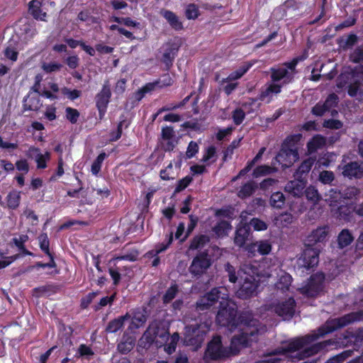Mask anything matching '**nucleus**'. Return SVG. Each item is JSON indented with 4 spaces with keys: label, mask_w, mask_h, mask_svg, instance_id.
Wrapping results in <instances>:
<instances>
[{
    "label": "nucleus",
    "mask_w": 363,
    "mask_h": 363,
    "mask_svg": "<svg viewBox=\"0 0 363 363\" xmlns=\"http://www.w3.org/2000/svg\"><path fill=\"white\" fill-rule=\"evenodd\" d=\"M216 148L213 146L208 147L202 158V160L205 162H213L216 161Z\"/></svg>",
    "instance_id": "nucleus-54"
},
{
    "label": "nucleus",
    "mask_w": 363,
    "mask_h": 363,
    "mask_svg": "<svg viewBox=\"0 0 363 363\" xmlns=\"http://www.w3.org/2000/svg\"><path fill=\"white\" fill-rule=\"evenodd\" d=\"M297 60L285 63L275 68H272V82L267 84L261 92L260 99L267 103L281 92V86L289 83L294 76Z\"/></svg>",
    "instance_id": "nucleus-6"
},
{
    "label": "nucleus",
    "mask_w": 363,
    "mask_h": 363,
    "mask_svg": "<svg viewBox=\"0 0 363 363\" xmlns=\"http://www.w3.org/2000/svg\"><path fill=\"white\" fill-rule=\"evenodd\" d=\"M248 225L252 226L253 229L257 231L265 230L268 227L264 221L257 218L251 219Z\"/></svg>",
    "instance_id": "nucleus-51"
},
{
    "label": "nucleus",
    "mask_w": 363,
    "mask_h": 363,
    "mask_svg": "<svg viewBox=\"0 0 363 363\" xmlns=\"http://www.w3.org/2000/svg\"><path fill=\"white\" fill-rule=\"evenodd\" d=\"M323 126L330 129H340L342 128V123L338 120L329 119L324 121Z\"/></svg>",
    "instance_id": "nucleus-61"
},
{
    "label": "nucleus",
    "mask_w": 363,
    "mask_h": 363,
    "mask_svg": "<svg viewBox=\"0 0 363 363\" xmlns=\"http://www.w3.org/2000/svg\"><path fill=\"white\" fill-rule=\"evenodd\" d=\"M208 242V238L206 235H199L196 237L191 242L189 248L191 250H196L204 245Z\"/></svg>",
    "instance_id": "nucleus-46"
},
{
    "label": "nucleus",
    "mask_w": 363,
    "mask_h": 363,
    "mask_svg": "<svg viewBox=\"0 0 363 363\" xmlns=\"http://www.w3.org/2000/svg\"><path fill=\"white\" fill-rule=\"evenodd\" d=\"M331 212L336 218L350 222L352 220L353 213H355L354 206L353 202L350 203H347L345 205L341 203L339 206L335 208V211Z\"/></svg>",
    "instance_id": "nucleus-19"
},
{
    "label": "nucleus",
    "mask_w": 363,
    "mask_h": 363,
    "mask_svg": "<svg viewBox=\"0 0 363 363\" xmlns=\"http://www.w3.org/2000/svg\"><path fill=\"white\" fill-rule=\"evenodd\" d=\"M278 281L275 284L277 296L285 294L286 291H289L292 281L291 276L281 270H279V272L278 273Z\"/></svg>",
    "instance_id": "nucleus-21"
},
{
    "label": "nucleus",
    "mask_w": 363,
    "mask_h": 363,
    "mask_svg": "<svg viewBox=\"0 0 363 363\" xmlns=\"http://www.w3.org/2000/svg\"><path fill=\"white\" fill-rule=\"evenodd\" d=\"M255 185L253 182H248L243 185L238 192V196L240 198H246L250 196L255 189Z\"/></svg>",
    "instance_id": "nucleus-42"
},
{
    "label": "nucleus",
    "mask_w": 363,
    "mask_h": 363,
    "mask_svg": "<svg viewBox=\"0 0 363 363\" xmlns=\"http://www.w3.org/2000/svg\"><path fill=\"white\" fill-rule=\"evenodd\" d=\"M146 320V316L143 311H135L133 313V317L131 318V321L130 323L128 330H130V333H134L135 330L142 327L145 324Z\"/></svg>",
    "instance_id": "nucleus-26"
},
{
    "label": "nucleus",
    "mask_w": 363,
    "mask_h": 363,
    "mask_svg": "<svg viewBox=\"0 0 363 363\" xmlns=\"http://www.w3.org/2000/svg\"><path fill=\"white\" fill-rule=\"evenodd\" d=\"M219 306L216 321L220 326L227 327L231 331L238 328L240 332L238 335H241L244 325H251V328L256 333L257 339L259 335L266 331L264 325H261L257 320L248 319L245 314L237 318V306L233 301L228 299V295L221 297Z\"/></svg>",
    "instance_id": "nucleus-2"
},
{
    "label": "nucleus",
    "mask_w": 363,
    "mask_h": 363,
    "mask_svg": "<svg viewBox=\"0 0 363 363\" xmlns=\"http://www.w3.org/2000/svg\"><path fill=\"white\" fill-rule=\"evenodd\" d=\"M354 240L352 233L347 229L342 230L337 238L338 245L343 248L350 245Z\"/></svg>",
    "instance_id": "nucleus-33"
},
{
    "label": "nucleus",
    "mask_w": 363,
    "mask_h": 363,
    "mask_svg": "<svg viewBox=\"0 0 363 363\" xmlns=\"http://www.w3.org/2000/svg\"><path fill=\"white\" fill-rule=\"evenodd\" d=\"M319 250L307 246L298 260L299 264L307 269L316 266L319 262Z\"/></svg>",
    "instance_id": "nucleus-14"
},
{
    "label": "nucleus",
    "mask_w": 363,
    "mask_h": 363,
    "mask_svg": "<svg viewBox=\"0 0 363 363\" xmlns=\"http://www.w3.org/2000/svg\"><path fill=\"white\" fill-rule=\"evenodd\" d=\"M225 270L228 274L230 282L235 283L238 281L240 284L236 292L238 297L246 299L257 295L260 279L257 269L255 267L245 264L240 269L236 275L234 267L230 264H227Z\"/></svg>",
    "instance_id": "nucleus-5"
},
{
    "label": "nucleus",
    "mask_w": 363,
    "mask_h": 363,
    "mask_svg": "<svg viewBox=\"0 0 363 363\" xmlns=\"http://www.w3.org/2000/svg\"><path fill=\"white\" fill-rule=\"evenodd\" d=\"M242 331L241 335H235L233 337L229 348L222 345L220 337H214L208 345L206 356L212 359H218L235 354L242 348L250 346L253 342L257 341L256 333L251 328V325L245 324Z\"/></svg>",
    "instance_id": "nucleus-3"
},
{
    "label": "nucleus",
    "mask_w": 363,
    "mask_h": 363,
    "mask_svg": "<svg viewBox=\"0 0 363 363\" xmlns=\"http://www.w3.org/2000/svg\"><path fill=\"white\" fill-rule=\"evenodd\" d=\"M245 250L250 256L254 257L257 252L259 255H268L272 250V244L268 240H259L246 246Z\"/></svg>",
    "instance_id": "nucleus-18"
},
{
    "label": "nucleus",
    "mask_w": 363,
    "mask_h": 363,
    "mask_svg": "<svg viewBox=\"0 0 363 363\" xmlns=\"http://www.w3.org/2000/svg\"><path fill=\"white\" fill-rule=\"evenodd\" d=\"M338 98L335 94L328 96L325 101L323 104L327 111H329L332 107H334L337 104Z\"/></svg>",
    "instance_id": "nucleus-59"
},
{
    "label": "nucleus",
    "mask_w": 363,
    "mask_h": 363,
    "mask_svg": "<svg viewBox=\"0 0 363 363\" xmlns=\"http://www.w3.org/2000/svg\"><path fill=\"white\" fill-rule=\"evenodd\" d=\"M231 228L232 227L228 222L221 221L214 227L213 231L218 236L220 237L226 235L230 232Z\"/></svg>",
    "instance_id": "nucleus-37"
},
{
    "label": "nucleus",
    "mask_w": 363,
    "mask_h": 363,
    "mask_svg": "<svg viewBox=\"0 0 363 363\" xmlns=\"http://www.w3.org/2000/svg\"><path fill=\"white\" fill-rule=\"evenodd\" d=\"M16 32L18 37L23 41H28L36 34V30L26 18H22L16 24Z\"/></svg>",
    "instance_id": "nucleus-13"
},
{
    "label": "nucleus",
    "mask_w": 363,
    "mask_h": 363,
    "mask_svg": "<svg viewBox=\"0 0 363 363\" xmlns=\"http://www.w3.org/2000/svg\"><path fill=\"white\" fill-rule=\"evenodd\" d=\"M315 161V159L313 157H309L305 160L298 167L296 171V176L301 177L303 174L308 173Z\"/></svg>",
    "instance_id": "nucleus-36"
},
{
    "label": "nucleus",
    "mask_w": 363,
    "mask_h": 363,
    "mask_svg": "<svg viewBox=\"0 0 363 363\" xmlns=\"http://www.w3.org/2000/svg\"><path fill=\"white\" fill-rule=\"evenodd\" d=\"M106 155L104 152L99 154L96 159L94 161L91 165V172L93 174L96 175L101 170V164L106 158Z\"/></svg>",
    "instance_id": "nucleus-45"
},
{
    "label": "nucleus",
    "mask_w": 363,
    "mask_h": 363,
    "mask_svg": "<svg viewBox=\"0 0 363 363\" xmlns=\"http://www.w3.org/2000/svg\"><path fill=\"white\" fill-rule=\"evenodd\" d=\"M325 144V140L323 137L317 135L314 136L307 144L308 153L312 154L318 149L323 147Z\"/></svg>",
    "instance_id": "nucleus-31"
},
{
    "label": "nucleus",
    "mask_w": 363,
    "mask_h": 363,
    "mask_svg": "<svg viewBox=\"0 0 363 363\" xmlns=\"http://www.w3.org/2000/svg\"><path fill=\"white\" fill-rule=\"evenodd\" d=\"M306 182L303 179L290 181L285 186V191L294 196L299 197L303 194Z\"/></svg>",
    "instance_id": "nucleus-24"
},
{
    "label": "nucleus",
    "mask_w": 363,
    "mask_h": 363,
    "mask_svg": "<svg viewBox=\"0 0 363 363\" xmlns=\"http://www.w3.org/2000/svg\"><path fill=\"white\" fill-rule=\"evenodd\" d=\"M265 307L267 311L275 313L284 320H288L291 318L295 313L296 303L291 296L285 300L273 302Z\"/></svg>",
    "instance_id": "nucleus-9"
},
{
    "label": "nucleus",
    "mask_w": 363,
    "mask_h": 363,
    "mask_svg": "<svg viewBox=\"0 0 363 363\" xmlns=\"http://www.w3.org/2000/svg\"><path fill=\"white\" fill-rule=\"evenodd\" d=\"M227 290L224 288H215L211 292L201 297L197 302V308L203 311L213 306L217 301L220 303L222 296H227Z\"/></svg>",
    "instance_id": "nucleus-10"
},
{
    "label": "nucleus",
    "mask_w": 363,
    "mask_h": 363,
    "mask_svg": "<svg viewBox=\"0 0 363 363\" xmlns=\"http://www.w3.org/2000/svg\"><path fill=\"white\" fill-rule=\"evenodd\" d=\"M42 3L39 0H33L29 3V11L37 20L45 21L46 13L41 9Z\"/></svg>",
    "instance_id": "nucleus-28"
},
{
    "label": "nucleus",
    "mask_w": 363,
    "mask_h": 363,
    "mask_svg": "<svg viewBox=\"0 0 363 363\" xmlns=\"http://www.w3.org/2000/svg\"><path fill=\"white\" fill-rule=\"evenodd\" d=\"M62 93L64 95L67 96L71 100L77 99L80 96V94H81V92L78 90H76V89L70 90L67 88H63L62 89Z\"/></svg>",
    "instance_id": "nucleus-64"
},
{
    "label": "nucleus",
    "mask_w": 363,
    "mask_h": 363,
    "mask_svg": "<svg viewBox=\"0 0 363 363\" xmlns=\"http://www.w3.org/2000/svg\"><path fill=\"white\" fill-rule=\"evenodd\" d=\"M324 274L318 273L311 276L308 283L300 289L301 292L306 296H318L323 289Z\"/></svg>",
    "instance_id": "nucleus-11"
},
{
    "label": "nucleus",
    "mask_w": 363,
    "mask_h": 363,
    "mask_svg": "<svg viewBox=\"0 0 363 363\" xmlns=\"http://www.w3.org/2000/svg\"><path fill=\"white\" fill-rule=\"evenodd\" d=\"M160 177L163 180L173 179L175 177V173L173 169L172 163L170 162L164 169L160 171Z\"/></svg>",
    "instance_id": "nucleus-48"
},
{
    "label": "nucleus",
    "mask_w": 363,
    "mask_h": 363,
    "mask_svg": "<svg viewBox=\"0 0 363 363\" xmlns=\"http://www.w3.org/2000/svg\"><path fill=\"white\" fill-rule=\"evenodd\" d=\"M65 112L66 118L68 121H69L72 123H77L79 116V113L77 109L67 107L65 110Z\"/></svg>",
    "instance_id": "nucleus-55"
},
{
    "label": "nucleus",
    "mask_w": 363,
    "mask_h": 363,
    "mask_svg": "<svg viewBox=\"0 0 363 363\" xmlns=\"http://www.w3.org/2000/svg\"><path fill=\"white\" fill-rule=\"evenodd\" d=\"M247 212H242L240 223L235 232L234 242L238 247H243L250 235V228L247 223Z\"/></svg>",
    "instance_id": "nucleus-12"
},
{
    "label": "nucleus",
    "mask_w": 363,
    "mask_h": 363,
    "mask_svg": "<svg viewBox=\"0 0 363 363\" xmlns=\"http://www.w3.org/2000/svg\"><path fill=\"white\" fill-rule=\"evenodd\" d=\"M162 146L166 151H170L174 147V130L171 127H164L162 130Z\"/></svg>",
    "instance_id": "nucleus-25"
},
{
    "label": "nucleus",
    "mask_w": 363,
    "mask_h": 363,
    "mask_svg": "<svg viewBox=\"0 0 363 363\" xmlns=\"http://www.w3.org/2000/svg\"><path fill=\"white\" fill-rule=\"evenodd\" d=\"M250 67V64H244L240 67H239L236 71L230 73L228 77L225 79V81H233L240 79L242 75H244V74H245L247 72Z\"/></svg>",
    "instance_id": "nucleus-38"
},
{
    "label": "nucleus",
    "mask_w": 363,
    "mask_h": 363,
    "mask_svg": "<svg viewBox=\"0 0 363 363\" xmlns=\"http://www.w3.org/2000/svg\"><path fill=\"white\" fill-rule=\"evenodd\" d=\"M62 65L57 62H44L42 65V69L47 73H50L53 72H57L60 70Z\"/></svg>",
    "instance_id": "nucleus-57"
},
{
    "label": "nucleus",
    "mask_w": 363,
    "mask_h": 363,
    "mask_svg": "<svg viewBox=\"0 0 363 363\" xmlns=\"http://www.w3.org/2000/svg\"><path fill=\"white\" fill-rule=\"evenodd\" d=\"M329 233L328 226H320L313 230L306 239V245L312 247L317 243H323L327 240Z\"/></svg>",
    "instance_id": "nucleus-15"
},
{
    "label": "nucleus",
    "mask_w": 363,
    "mask_h": 363,
    "mask_svg": "<svg viewBox=\"0 0 363 363\" xmlns=\"http://www.w3.org/2000/svg\"><path fill=\"white\" fill-rule=\"evenodd\" d=\"M284 196L281 192L274 193L270 199L271 205L275 208H281L284 203Z\"/></svg>",
    "instance_id": "nucleus-41"
},
{
    "label": "nucleus",
    "mask_w": 363,
    "mask_h": 363,
    "mask_svg": "<svg viewBox=\"0 0 363 363\" xmlns=\"http://www.w3.org/2000/svg\"><path fill=\"white\" fill-rule=\"evenodd\" d=\"M265 150V147H262L259 150V152L257 154L255 158L247 164V166L240 172L238 177L244 175L245 174L248 172L251 169L254 164L262 158Z\"/></svg>",
    "instance_id": "nucleus-49"
},
{
    "label": "nucleus",
    "mask_w": 363,
    "mask_h": 363,
    "mask_svg": "<svg viewBox=\"0 0 363 363\" xmlns=\"http://www.w3.org/2000/svg\"><path fill=\"white\" fill-rule=\"evenodd\" d=\"M324 196L325 202L331 207V211H335V208L343 203L342 192L335 189H330Z\"/></svg>",
    "instance_id": "nucleus-23"
},
{
    "label": "nucleus",
    "mask_w": 363,
    "mask_h": 363,
    "mask_svg": "<svg viewBox=\"0 0 363 363\" xmlns=\"http://www.w3.org/2000/svg\"><path fill=\"white\" fill-rule=\"evenodd\" d=\"M129 318H130V315L129 313H126L125 315L120 316L118 318L111 320L107 325L106 330L108 333L117 332L122 328L124 321Z\"/></svg>",
    "instance_id": "nucleus-32"
},
{
    "label": "nucleus",
    "mask_w": 363,
    "mask_h": 363,
    "mask_svg": "<svg viewBox=\"0 0 363 363\" xmlns=\"http://www.w3.org/2000/svg\"><path fill=\"white\" fill-rule=\"evenodd\" d=\"M40 249L45 252L49 257H51V254L49 250V240L46 234H41L38 237Z\"/></svg>",
    "instance_id": "nucleus-53"
},
{
    "label": "nucleus",
    "mask_w": 363,
    "mask_h": 363,
    "mask_svg": "<svg viewBox=\"0 0 363 363\" xmlns=\"http://www.w3.org/2000/svg\"><path fill=\"white\" fill-rule=\"evenodd\" d=\"M199 151V145L196 142L191 141L189 143L187 150H186V157L188 158H191L194 157Z\"/></svg>",
    "instance_id": "nucleus-62"
},
{
    "label": "nucleus",
    "mask_w": 363,
    "mask_h": 363,
    "mask_svg": "<svg viewBox=\"0 0 363 363\" xmlns=\"http://www.w3.org/2000/svg\"><path fill=\"white\" fill-rule=\"evenodd\" d=\"M292 221L293 216L290 213H283L275 218V224L281 227L287 226Z\"/></svg>",
    "instance_id": "nucleus-43"
},
{
    "label": "nucleus",
    "mask_w": 363,
    "mask_h": 363,
    "mask_svg": "<svg viewBox=\"0 0 363 363\" xmlns=\"http://www.w3.org/2000/svg\"><path fill=\"white\" fill-rule=\"evenodd\" d=\"M277 171V169L267 165H261L255 169L253 177L255 178L272 174Z\"/></svg>",
    "instance_id": "nucleus-39"
},
{
    "label": "nucleus",
    "mask_w": 363,
    "mask_h": 363,
    "mask_svg": "<svg viewBox=\"0 0 363 363\" xmlns=\"http://www.w3.org/2000/svg\"><path fill=\"white\" fill-rule=\"evenodd\" d=\"M27 155L35 160L38 169L46 168V163L50 159V153L49 152H45L43 154L40 152V149L35 147H30L28 149Z\"/></svg>",
    "instance_id": "nucleus-20"
},
{
    "label": "nucleus",
    "mask_w": 363,
    "mask_h": 363,
    "mask_svg": "<svg viewBox=\"0 0 363 363\" xmlns=\"http://www.w3.org/2000/svg\"><path fill=\"white\" fill-rule=\"evenodd\" d=\"M199 16V11L194 4H190L186 7V16L188 19H195Z\"/></svg>",
    "instance_id": "nucleus-58"
},
{
    "label": "nucleus",
    "mask_w": 363,
    "mask_h": 363,
    "mask_svg": "<svg viewBox=\"0 0 363 363\" xmlns=\"http://www.w3.org/2000/svg\"><path fill=\"white\" fill-rule=\"evenodd\" d=\"M245 117V113L241 108H236L233 113V119L236 125H240Z\"/></svg>",
    "instance_id": "nucleus-56"
},
{
    "label": "nucleus",
    "mask_w": 363,
    "mask_h": 363,
    "mask_svg": "<svg viewBox=\"0 0 363 363\" xmlns=\"http://www.w3.org/2000/svg\"><path fill=\"white\" fill-rule=\"evenodd\" d=\"M305 194L308 201L313 204H317L321 199V196L314 186L310 185L305 190Z\"/></svg>",
    "instance_id": "nucleus-34"
},
{
    "label": "nucleus",
    "mask_w": 363,
    "mask_h": 363,
    "mask_svg": "<svg viewBox=\"0 0 363 363\" xmlns=\"http://www.w3.org/2000/svg\"><path fill=\"white\" fill-rule=\"evenodd\" d=\"M359 194V190L354 187L350 186L344 190L343 192H342V199L343 201V203H345V201L347 200H352L353 199H356V196Z\"/></svg>",
    "instance_id": "nucleus-44"
},
{
    "label": "nucleus",
    "mask_w": 363,
    "mask_h": 363,
    "mask_svg": "<svg viewBox=\"0 0 363 363\" xmlns=\"http://www.w3.org/2000/svg\"><path fill=\"white\" fill-rule=\"evenodd\" d=\"M161 14L174 29H182V23L179 21L178 16L175 13L170 11L162 10L161 11Z\"/></svg>",
    "instance_id": "nucleus-30"
},
{
    "label": "nucleus",
    "mask_w": 363,
    "mask_h": 363,
    "mask_svg": "<svg viewBox=\"0 0 363 363\" xmlns=\"http://www.w3.org/2000/svg\"><path fill=\"white\" fill-rule=\"evenodd\" d=\"M362 318L361 313H351L341 318H332L317 330L303 337L292 339L284 343L272 352L264 355L262 360L255 363H283L286 359L300 360L328 350L330 346H345L353 337L352 333L344 335L343 340H325L313 344L314 341L335 330L343 328Z\"/></svg>",
    "instance_id": "nucleus-1"
},
{
    "label": "nucleus",
    "mask_w": 363,
    "mask_h": 363,
    "mask_svg": "<svg viewBox=\"0 0 363 363\" xmlns=\"http://www.w3.org/2000/svg\"><path fill=\"white\" fill-rule=\"evenodd\" d=\"M110 97V86L108 84H105L101 92L96 96V106L101 115L104 114Z\"/></svg>",
    "instance_id": "nucleus-22"
},
{
    "label": "nucleus",
    "mask_w": 363,
    "mask_h": 363,
    "mask_svg": "<svg viewBox=\"0 0 363 363\" xmlns=\"http://www.w3.org/2000/svg\"><path fill=\"white\" fill-rule=\"evenodd\" d=\"M78 354L80 357H91L94 354L92 350L86 345H80L78 348Z\"/></svg>",
    "instance_id": "nucleus-63"
},
{
    "label": "nucleus",
    "mask_w": 363,
    "mask_h": 363,
    "mask_svg": "<svg viewBox=\"0 0 363 363\" xmlns=\"http://www.w3.org/2000/svg\"><path fill=\"white\" fill-rule=\"evenodd\" d=\"M18 45L17 38H14V36H13L8 42L5 48V57L13 62L16 61L18 57Z\"/></svg>",
    "instance_id": "nucleus-27"
},
{
    "label": "nucleus",
    "mask_w": 363,
    "mask_h": 363,
    "mask_svg": "<svg viewBox=\"0 0 363 363\" xmlns=\"http://www.w3.org/2000/svg\"><path fill=\"white\" fill-rule=\"evenodd\" d=\"M135 337H128L125 341H122L118 345V350L122 353H127L130 352L135 345Z\"/></svg>",
    "instance_id": "nucleus-40"
},
{
    "label": "nucleus",
    "mask_w": 363,
    "mask_h": 363,
    "mask_svg": "<svg viewBox=\"0 0 363 363\" xmlns=\"http://www.w3.org/2000/svg\"><path fill=\"white\" fill-rule=\"evenodd\" d=\"M338 169L345 177L359 179L363 177V167L357 162H352L344 165H339Z\"/></svg>",
    "instance_id": "nucleus-17"
},
{
    "label": "nucleus",
    "mask_w": 363,
    "mask_h": 363,
    "mask_svg": "<svg viewBox=\"0 0 363 363\" xmlns=\"http://www.w3.org/2000/svg\"><path fill=\"white\" fill-rule=\"evenodd\" d=\"M164 82L162 84H160V82L157 81L153 83L147 84L145 86H143L137 94L138 95V99H140L143 97L144 94L147 93L154 90L157 86H169L172 84V79L169 76L164 77Z\"/></svg>",
    "instance_id": "nucleus-29"
},
{
    "label": "nucleus",
    "mask_w": 363,
    "mask_h": 363,
    "mask_svg": "<svg viewBox=\"0 0 363 363\" xmlns=\"http://www.w3.org/2000/svg\"><path fill=\"white\" fill-rule=\"evenodd\" d=\"M301 138L302 135L298 133L288 136L283 142L281 150L275 157V161L283 168L291 167L299 159L298 148Z\"/></svg>",
    "instance_id": "nucleus-7"
},
{
    "label": "nucleus",
    "mask_w": 363,
    "mask_h": 363,
    "mask_svg": "<svg viewBox=\"0 0 363 363\" xmlns=\"http://www.w3.org/2000/svg\"><path fill=\"white\" fill-rule=\"evenodd\" d=\"M211 266V260L206 254L196 256L189 267L190 272L194 275H201L206 272Z\"/></svg>",
    "instance_id": "nucleus-16"
},
{
    "label": "nucleus",
    "mask_w": 363,
    "mask_h": 363,
    "mask_svg": "<svg viewBox=\"0 0 363 363\" xmlns=\"http://www.w3.org/2000/svg\"><path fill=\"white\" fill-rule=\"evenodd\" d=\"M21 192L16 190L11 191L6 196L7 206L9 208L15 209L20 203Z\"/></svg>",
    "instance_id": "nucleus-35"
},
{
    "label": "nucleus",
    "mask_w": 363,
    "mask_h": 363,
    "mask_svg": "<svg viewBox=\"0 0 363 363\" xmlns=\"http://www.w3.org/2000/svg\"><path fill=\"white\" fill-rule=\"evenodd\" d=\"M209 326L206 323H197L185 328L184 341L186 345L192 346L194 350L201 347Z\"/></svg>",
    "instance_id": "nucleus-8"
},
{
    "label": "nucleus",
    "mask_w": 363,
    "mask_h": 363,
    "mask_svg": "<svg viewBox=\"0 0 363 363\" xmlns=\"http://www.w3.org/2000/svg\"><path fill=\"white\" fill-rule=\"evenodd\" d=\"M179 339L177 333L169 336V325L167 322L155 320L150 324L140 342L144 347L152 344L157 347L164 346V351L170 354L175 351Z\"/></svg>",
    "instance_id": "nucleus-4"
},
{
    "label": "nucleus",
    "mask_w": 363,
    "mask_h": 363,
    "mask_svg": "<svg viewBox=\"0 0 363 363\" xmlns=\"http://www.w3.org/2000/svg\"><path fill=\"white\" fill-rule=\"evenodd\" d=\"M173 240V236H172V233H171L169 237H168V239H167V241L166 243L164 242H162L157 246H155V249H153L152 251H150L149 253L152 255H158L159 253L164 251L165 250L167 249V247L170 245V244L172 243Z\"/></svg>",
    "instance_id": "nucleus-47"
},
{
    "label": "nucleus",
    "mask_w": 363,
    "mask_h": 363,
    "mask_svg": "<svg viewBox=\"0 0 363 363\" xmlns=\"http://www.w3.org/2000/svg\"><path fill=\"white\" fill-rule=\"evenodd\" d=\"M338 98L335 94L328 96L325 101L323 104L327 111H329L332 107H334L337 104Z\"/></svg>",
    "instance_id": "nucleus-60"
},
{
    "label": "nucleus",
    "mask_w": 363,
    "mask_h": 363,
    "mask_svg": "<svg viewBox=\"0 0 363 363\" xmlns=\"http://www.w3.org/2000/svg\"><path fill=\"white\" fill-rule=\"evenodd\" d=\"M335 179V175L331 171H323L319 174V181L324 184H330Z\"/></svg>",
    "instance_id": "nucleus-52"
},
{
    "label": "nucleus",
    "mask_w": 363,
    "mask_h": 363,
    "mask_svg": "<svg viewBox=\"0 0 363 363\" xmlns=\"http://www.w3.org/2000/svg\"><path fill=\"white\" fill-rule=\"evenodd\" d=\"M178 293V286L176 284L171 286L163 296V301L166 303L172 301Z\"/></svg>",
    "instance_id": "nucleus-50"
}]
</instances>
